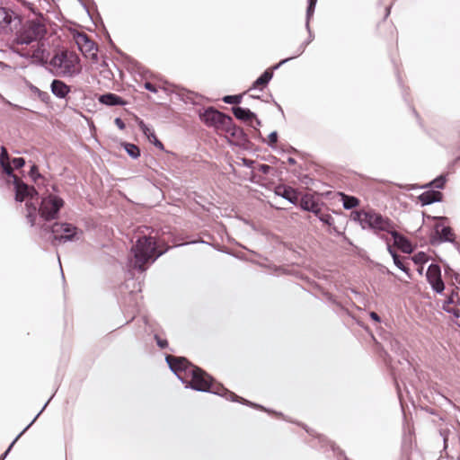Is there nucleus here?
I'll list each match as a JSON object with an SVG mask.
<instances>
[{
	"label": "nucleus",
	"mask_w": 460,
	"mask_h": 460,
	"mask_svg": "<svg viewBox=\"0 0 460 460\" xmlns=\"http://www.w3.org/2000/svg\"><path fill=\"white\" fill-rule=\"evenodd\" d=\"M51 232L56 240L61 242L78 240L81 232L75 226L67 223H56L52 226Z\"/></svg>",
	"instance_id": "9"
},
{
	"label": "nucleus",
	"mask_w": 460,
	"mask_h": 460,
	"mask_svg": "<svg viewBox=\"0 0 460 460\" xmlns=\"http://www.w3.org/2000/svg\"><path fill=\"white\" fill-rule=\"evenodd\" d=\"M30 174L31 176L33 178V179H36V177H40V175L38 173V167L34 164L31 166V172H30Z\"/></svg>",
	"instance_id": "40"
},
{
	"label": "nucleus",
	"mask_w": 460,
	"mask_h": 460,
	"mask_svg": "<svg viewBox=\"0 0 460 460\" xmlns=\"http://www.w3.org/2000/svg\"><path fill=\"white\" fill-rule=\"evenodd\" d=\"M0 165L4 172L9 177L13 176V167L11 165L10 158L7 150L4 146L1 147L0 153Z\"/></svg>",
	"instance_id": "20"
},
{
	"label": "nucleus",
	"mask_w": 460,
	"mask_h": 460,
	"mask_svg": "<svg viewBox=\"0 0 460 460\" xmlns=\"http://www.w3.org/2000/svg\"><path fill=\"white\" fill-rule=\"evenodd\" d=\"M15 32V42L17 45H29L36 42V44L31 45V49L25 53L22 54L25 57H30L33 58L35 61H41L44 59V52L45 49L43 48V44L40 43V40L46 34L45 25L40 22L30 21L23 24L20 30H17Z\"/></svg>",
	"instance_id": "2"
},
{
	"label": "nucleus",
	"mask_w": 460,
	"mask_h": 460,
	"mask_svg": "<svg viewBox=\"0 0 460 460\" xmlns=\"http://www.w3.org/2000/svg\"><path fill=\"white\" fill-rule=\"evenodd\" d=\"M64 200L55 194H49L42 199L39 213L45 220H52L58 217V212L64 206Z\"/></svg>",
	"instance_id": "7"
},
{
	"label": "nucleus",
	"mask_w": 460,
	"mask_h": 460,
	"mask_svg": "<svg viewBox=\"0 0 460 460\" xmlns=\"http://www.w3.org/2000/svg\"><path fill=\"white\" fill-rule=\"evenodd\" d=\"M22 25V17L14 10L0 6V34H13Z\"/></svg>",
	"instance_id": "6"
},
{
	"label": "nucleus",
	"mask_w": 460,
	"mask_h": 460,
	"mask_svg": "<svg viewBox=\"0 0 460 460\" xmlns=\"http://www.w3.org/2000/svg\"><path fill=\"white\" fill-rule=\"evenodd\" d=\"M419 199L422 205H429L433 202L440 201L442 193L436 190H428L420 194Z\"/></svg>",
	"instance_id": "19"
},
{
	"label": "nucleus",
	"mask_w": 460,
	"mask_h": 460,
	"mask_svg": "<svg viewBox=\"0 0 460 460\" xmlns=\"http://www.w3.org/2000/svg\"><path fill=\"white\" fill-rule=\"evenodd\" d=\"M435 232L442 242H454L455 234L449 226L438 223L435 226Z\"/></svg>",
	"instance_id": "17"
},
{
	"label": "nucleus",
	"mask_w": 460,
	"mask_h": 460,
	"mask_svg": "<svg viewBox=\"0 0 460 460\" xmlns=\"http://www.w3.org/2000/svg\"><path fill=\"white\" fill-rule=\"evenodd\" d=\"M32 91L38 94L39 98L42 101V102H47L49 99V95L48 93L46 92H42L40 91V89H38L37 87H32Z\"/></svg>",
	"instance_id": "33"
},
{
	"label": "nucleus",
	"mask_w": 460,
	"mask_h": 460,
	"mask_svg": "<svg viewBox=\"0 0 460 460\" xmlns=\"http://www.w3.org/2000/svg\"><path fill=\"white\" fill-rule=\"evenodd\" d=\"M151 136H152V137H151V138H152V141H151V142H152L155 146H157L158 148H160V149H164V145L162 144V142H161V141H159V140L157 139V137H156L155 134H151Z\"/></svg>",
	"instance_id": "39"
},
{
	"label": "nucleus",
	"mask_w": 460,
	"mask_h": 460,
	"mask_svg": "<svg viewBox=\"0 0 460 460\" xmlns=\"http://www.w3.org/2000/svg\"><path fill=\"white\" fill-rule=\"evenodd\" d=\"M445 182H446V179L444 176H439L438 178H436L434 181H432L429 185L435 187V188H438V189H442L445 185Z\"/></svg>",
	"instance_id": "32"
},
{
	"label": "nucleus",
	"mask_w": 460,
	"mask_h": 460,
	"mask_svg": "<svg viewBox=\"0 0 460 460\" xmlns=\"http://www.w3.org/2000/svg\"><path fill=\"white\" fill-rule=\"evenodd\" d=\"M51 93L58 98L63 99L70 92V87L61 80L55 79L50 85Z\"/></svg>",
	"instance_id": "15"
},
{
	"label": "nucleus",
	"mask_w": 460,
	"mask_h": 460,
	"mask_svg": "<svg viewBox=\"0 0 460 460\" xmlns=\"http://www.w3.org/2000/svg\"><path fill=\"white\" fill-rule=\"evenodd\" d=\"M125 150L127 151L128 155L134 159L140 155L139 148L134 144H125Z\"/></svg>",
	"instance_id": "28"
},
{
	"label": "nucleus",
	"mask_w": 460,
	"mask_h": 460,
	"mask_svg": "<svg viewBox=\"0 0 460 460\" xmlns=\"http://www.w3.org/2000/svg\"><path fill=\"white\" fill-rule=\"evenodd\" d=\"M278 140V134L276 131H273L271 132L270 135H269V141H268V144L270 146H273L274 144H276Z\"/></svg>",
	"instance_id": "37"
},
{
	"label": "nucleus",
	"mask_w": 460,
	"mask_h": 460,
	"mask_svg": "<svg viewBox=\"0 0 460 460\" xmlns=\"http://www.w3.org/2000/svg\"><path fill=\"white\" fill-rule=\"evenodd\" d=\"M444 309L447 310L448 313L452 314L456 318H458L460 316V310L457 308H447V305H444Z\"/></svg>",
	"instance_id": "38"
},
{
	"label": "nucleus",
	"mask_w": 460,
	"mask_h": 460,
	"mask_svg": "<svg viewBox=\"0 0 460 460\" xmlns=\"http://www.w3.org/2000/svg\"><path fill=\"white\" fill-rule=\"evenodd\" d=\"M289 162H290V163H294L295 161H294V159L290 158V159H289Z\"/></svg>",
	"instance_id": "48"
},
{
	"label": "nucleus",
	"mask_w": 460,
	"mask_h": 460,
	"mask_svg": "<svg viewBox=\"0 0 460 460\" xmlns=\"http://www.w3.org/2000/svg\"><path fill=\"white\" fill-rule=\"evenodd\" d=\"M351 217L360 225L362 229L373 231L386 243L390 242V239L385 234L391 232L394 226V223L390 218L382 216L373 209L353 211Z\"/></svg>",
	"instance_id": "4"
},
{
	"label": "nucleus",
	"mask_w": 460,
	"mask_h": 460,
	"mask_svg": "<svg viewBox=\"0 0 460 460\" xmlns=\"http://www.w3.org/2000/svg\"><path fill=\"white\" fill-rule=\"evenodd\" d=\"M275 193L278 196H280V197L286 199L291 204H296L298 200V196H297L296 191L291 187L278 186L275 190Z\"/></svg>",
	"instance_id": "16"
},
{
	"label": "nucleus",
	"mask_w": 460,
	"mask_h": 460,
	"mask_svg": "<svg viewBox=\"0 0 460 460\" xmlns=\"http://www.w3.org/2000/svg\"><path fill=\"white\" fill-rule=\"evenodd\" d=\"M75 40L83 55L94 62L98 61L97 45L85 33H76Z\"/></svg>",
	"instance_id": "10"
},
{
	"label": "nucleus",
	"mask_w": 460,
	"mask_h": 460,
	"mask_svg": "<svg viewBox=\"0 0 460 460\" xmlns=\"http://www.w3.org/2000/svg\"><path fill=\"white\" fill-rule=\"evenodd\" d=\"M305 49V46H301V47H300V49H299V50H298V52H297V54L295 56V58H296V57H298L299 55H301V54L304 52ZM292 58H294V57L288 58H285V59L281 60L278 65H276V66H274V69L279 68L281 65H283V64H285L286 62H288V61L291 60Z\"/></svg>",
	"instance_id": "34"
},
{
	"label": "nucleus",
	"mask_w": 460,
	"mask_h": 460,
	"mask_svg": "<svg viewBox=\"0 0 460 460\" xmlns=\"http://www.w3.org/2000/svg\"><path fill=\"white\" fill-rule=\"evenodd\" d=\"M138 125H139L141 131L149 139V141H152L151 134H155V132L147 125H146L143 121H140Z\"/></svg>",
	"instance_id": "30"
},
{
	"label": "nucleus",
	"mask_w": 460,
	"mask_h": 460,
	"mask_svg": "<svg viewBox=\"0 0 460 460\" xmlns=\"http://www.w3.org/2000/svg\"><path fill=\"white\" fill-rule=\"evenodd\" d=\"M301 207L303 209L311 211L315 215H318L320 213L319 206L314 200L303 199Z\"/></svg>",
	"instance_id": "23"
},
{
	"label": "nucleus",
	"mask_w": 460,
	"mask_h": 460,
	"mask_svg": "<svg viewBox=\"0 0 460 460\" xmlns=\"http://www.w3.org/2000/svg\"><path fill=\"white\" fill-rule=\"evenodd\" d=\"M49 65L59 76H75L82 70L78 56L71 51L57 53L51 58Z\"/></svg>",
	"instance_id": "5"
},
{
	"label": "nucleus",
	"mask_w": 460,
	"mask_h": 460,
	"mask_svg": "<svg viewBox=\"0 0 460 460\" xmlns=\"http://www.w3.org/2000/svg\"><path fill=\"white\" fill-rule=\"evenodd\" d=\"M317 216H318L319 219L323 223H324V224H326L328 226H332L333 224V222H334V218L330 214H321V213H319Z\"/></svg>",
	"instance_id": "31"
},
{
	"label": "nucleus",
	"mask_w": 460,
	"mask_h": 460,
	"mask_svg": "<svg viewBox=\"0 0 460 460\" xmlns=\"http://www.w3.org/2000/svg\"><path fill=\"white\" fill-rule=\"evenodd\" d=\"M269 170H270V166L269 165H267V164L261 165V171L262 172L267 173Z\"/></svg>",
	"instance_id": "45"
},
{
	"label": "nucleus",
	"mask_w": 460,
	"mask_h": 460,
	"mask_svg": "<svg viewBox=\"0 0 460 460\" xmlns=\"http://www.w3.org/2000/svg\"><path fill=\"white\" fill-rule=\"evenodd\" d=\"M413 260L416 263H422L427 261V256L424 252H419L413 257Z\"/></svg>",
	"instance_id": "36"
},
{
	"label": "nucleus",
	"mask_w": 460,
	"mask_h": 460,
	"mask_svg": "<svg viewBox=\"0 0 460 460\" xmlns=\"http://www.w3.org/2000/svg\"><path fill=\"white\" fill-rule=\"evenodd\" d=\"M48 402L44 405L42 410L37 414V416L32 420V421L16 437V438L12 442L8 449L4 453V455L0 457L1 460H3L7 454L10 452L12 447L14 445V443L19 439V438L34 423L36 419L40 416V414L42 412V411L46 408Z\"/></svg>",
	"instance_id": "26"
},
{
	"label": "nucleus",
	"mask_w": 460,
	"mask_h": 460,
	"mask_svg": "<svg viewBox=\"0 0 460 460\" xmlns=\"http://www.w3.org/2000/svg\"><path fill=\"white\" fill-rule=\"evenodd\" d=\"M242 96L241 95H226L223 98V101L226 103L229 104H238L241 102Z\"/></svg>",
	"instance_id": "29"
},
{
	"label": "nucleus",
	"mask_w": 460,
	"mask_h": 460,
	"mask_svg": "<svg viewBox=\"0 0 460 460\" xmlns=\"http://www.w3.org/2000/svg\"><path fill=\"white\" fill-rule=\"evenodd\" d=\"M157 344L160 348H165L167 346V341L164 340L157 339Z\"/></svg>",
	"instance_id": "43"
},
{
	"label": "nucleus",
	"mask_w": 460,
	"mask_h": 460,
	"mask_svg": "<svg viewBox=\"0 0 460 460\" xmlns=\"http://www.w3.org/2000/svg\"><path fill=\"white\" fill-rule=\"evenodd\" d=\"M370 317L371 319H373L374 321L376 322H380V317L378 316V314L375 312H371L370 313Z\"/></svg>",
	"instance_id": "44"
},
{
	"label": "nucleus",
	"mask_w": 460,
	"mask_h": 460,
	"mask_svg": "<svg viewBox=\"0 0 460 460\" xmlns=\"http://www.w3.org/2000/svg\"><path fill=\"white\" fill-rule=\"evenodd\" d=\"M439 220H441V221H447V217H439Z\"/></svg>",
	"instance_id": "47"
},
{
	"label": "nucleus",
	"mask_w": 460,
	"mask_h": 460,
	"mask_svg": "<svg viewBox=\"0 0 460 460\" xmlns=\"http://www.w3.org/2000/svg\"><path fill=\"white\" fill-rule=\"evenodd\" d=\"M388 234H391L394 240V244L397 246L402 252L405 253H411L412 252L411 243L396 231L395 225L393 226L392 231Z\"/></svg>",
	"instance_id": "14"
},
{
	"label": "nucleus",
	"mask_w": 460,
	"mask_h": 460,
	"mask_svg": "<svg viewBox=\"0 0 460 460\" xmlns=\"http://www.w3.org/2000/svg\"><path fill=\"white\" fill-rule=\"evenodd\" d=\"M234 115L240 120L247 122L251 127L261 126V120L249 109L243 107H233Z\"/></svg>",
	"instance_id": "13"
},
{
	"label": "nucleus",
	"mask_w": 460,
	"mask_h": 460,
	"mask_svg": "<svg viewBox=\"0 0 460 460\" xmlns=\"http://www.w3.org/2000/svg\"><path fill=\"white\" fill-rule=\"evenodd\" d=\"M114 122L119 129L125 128V123L123 122V120L120 118H116Z\"/></svg>",
	"instance_id": "41"
},
{
	"label": "nucleus",
	"mask_w": 460,
	"mask_h": 460,
	"mask_svg": "<svg viewBox=\"0 0 460 460\" xmlns=\"http://www.w3.org/2000/svg\"><path fill=\"white\" fill-rule=\"evenodd\" d=\"M201 120L209 127L227 128L232 124V118L217 110L209 108L200 115Z\"/></svg>",
	"instance_id": "8"
},
{
	"label": "nucleus",
	"mask_w": 460,
	"mask_h": 460,
	"mask_svg": "<svg viewBox=\"0 0 460 460\" xmlns=\"http://www.w3.org/2000/svg\"><path fill=\"white\" fill-rule=\"evenodd\" d=\"M14 168H22L25 164V161L22 157L13 158L11 162Z\"/></svg>",
	"instance_id": "35"
},
{
	"label": "nucleus",
	"mask_w": 460,
	"mask_h": 460,
	"mask_svg": "<svg viewBox=\"0 0 460 460\" xmlns=\"http://www.w3.org/2000/svg\"><path fill=\"white\" fill-rule=\"evenodd\" d=\"M26 207H27V218L31 224V226H33L35 224V219L37 217V208L34 205H31L29 200L26 201Z\"/></svg>",
	"instance_id": "25"
},
{
	"label": "nucleus",
	"mask_w": 460,
	"mask_h": 460,
	"mask_svg": "<svg viewBox=\"0 0 460 460\" xmlns=\"http://www.w3.org/2000/svg\"><path fill=\"white\" fill-rule=\"evenodd\" d=\"M166 362L177 377L186 384L187 388L190 387L200 392H210L226 397L230 401H238L251 404L246 400L238 397L235 394L225 388L221 384L214 383L210 376L201 368L190 364L185 358L167 356Z\"/></svg>",
	"instance_id": "1"
},
{
	"label": "nucleus",
	"mask_w": 460,
	"mask_h": 460,
	"mask_svg": "<svg viewBox=\"0 0 460 460\" xmlns=\"http://www.w3.org/2000/svg\"><path fill=\"white\" fill-rule=\"evenodd\" d=\"M316 2H317V0H308V7H307V10H306V22H305V26H306V29L309 31H310L309 22H310L311 17L314 14V8H315V5H316Z\"/></svg>",
	"instance_id": "27"
},
{
	"label": "nucleus",
	"mask_w": 460,
	"mask_h": 460,
	"mask_svg": "<svg viewBox=\"0 0 460 460\" xmlns=\"http://www.w3.org/2000/svg\"><path fill=\"white\" fill-rule=\"evenodd\" d=\"M158 247L159 243L155 236H152L151 234L138 236L136 243L131 248L133 259L130 262L132 267L140 271H145L146 265L155 262V261L167 250L158 251Z\"/></svg>",
	"instance_id": "3"
},
{
	"label": "nucleus",
	"mask_w": 460,
	"mask_h": 460,
	"mask_svg": "<svg viewBox=\"0 0 460 460\" xmlns=\"http://www.w3.org/2000/svg\"><path fill=\"white\" fill-rule=\"evenodd\" d=\"M426 275L432 289L437 293H442L445 289V285L441 279L440 267L438 264H430L428 268Z\"/></svg>",
	"instance_id": "12"
},
{
	"label": "nucleus",
	"mask_w": 460,
	"mask_h": 460,
	"mask_svg": "<svg viewBox=\"0 0 460 460\" xmlns=\"http://www.w3.org/2000/svg\"><path fill=\"white\" fill-rule=\"evenodd\" d=\"M387 244V250L389 252V253L392 255L393 259H394V264L400 269L402 270L403 272H405L406 274L409 273V269L407 268V266L400 260L399 256L395 253V252L392 249L391 245H390V242Z\"/></svg>",
	"instance_id": "22"
},
{
	"label": "nucleus",
	"mask_w": 460,
	"mask_h": 460,
	"mask_svg": "<svg viewBox=\"0 0 460 460\" xmlns=\"http://www.w3.org/2000/svg\"><path fill=\"white\" fill-rule=\"evenodd\" d=\"M453 302H454V300H453V296H450V297L448 298L447 303H448V304H451V303H453Z\"/></svg>",
	"instance_id": "46"
},
{
	"label": "nucleus",
	"mask_w": 460,
	"mask_h": 460,
	"mask_svg": "<svg viewBox=\"0 0 460 460\" xmlns=\"http://www.w3.org/2000/svg\"><path fill=\"white\" fill-rule=\"evenodd\" d=\"M99 102L108 106H122L126 102L121 97L115 93H106L99 97Z\"/></svg>",
	"instance_id": "18"
},
{
	"label": "nucleus",
	"mask_w": 460,
	"mask_h": 460,
	"mask_svg": "<svg viewBox=\"0 0 460 460\" xmlns=\"http://www.w3.org/2000/svg\"><path fill=\"white\" fill-rule=\"evenodd\" d=\"M342 203L345 209H351L358 205V199L355 197L342 194Z\"/></svg>",
	"instance_id": "24"
},
{
	"label": "nucleus",
	"mask_w": 460,
	"mask_h": 460,
	"mask_svg": "<svg viewBox=\"0 0 460 460\" xmlns=\"http://www.w3.org/2000/svg\"><path fill=\"white\" fill-rule=\"evenodd\" d=\"M145 88L150 92H154L155 93L156 92V88L155 87L154 84H152L151 83H146L145 84Z\"/></svg>",
	"instance_id": "42"
},
{
	"label": "nucleus",
	"mask_w": 460,
	"mask_h": 460,
	"mask_svg": "<svg viewBox=\"0 0 460 460\" xmlns=\"http://www.w3.org/2000/svg\"><path fill=\"white\" fill-rule=\"evenodd\" d=\"M272 72H270V70H266L252 84V87L251 88L252 89H256V88H262L264 87L265 85L268 84V83L270 81V79L272 78Z\"/></svg>",
	"instance_id": "21"
},
{
	"label": "nucleus",
	"mask_w": 460,
	"mask_h": 460,
	"mask_svg": "<svg viewBox=\"0 0 460 460\" xmlns=\"http://www.w3.org/2000/svg\"><path fill=\"white\" fill-rule=\"evenodd\" d=\"M9 178L14 187L16 201L22 202L27 199H32L33 197L37 195V191L33 187H29L27 184L23 183L16 175L13 174V176H9Z\"/></svg>",
	"instance_id": "11"
}]
</instances>
